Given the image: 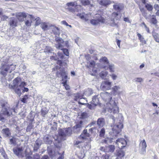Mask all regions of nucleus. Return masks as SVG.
Masks as SVG:
<instances>
[{
	"instance_id": "79ce46f5",
	"label": "nucleus",
	"mask_w": 159,
	"mask_h": 159,
	"mask_svg": "<svg viewBox=\"0 0 159 159\" xmlns=\"http://www.w3.org/2000/svg\"><path fill=\"white\" fill-rule=\"evenodd\" d=\"M90 1V0H83L82 3L84 5H87L91 4Z\"/></svg>"
},
{
	"instance_id": "774afa93",
	"label": "nucleus",
	"mask_w": 159,
	"mask_h": 159,
	"mask_svg": "<svg viewBox=\"0 0 159 159\" xmlns=\"http://www.w3.org/2000/svg\"><path fill=\"white\" fill-rule=\"evenodd\" d=\"M41 159H49V158L48 156L44 155L42 158Z\"/></svg>"
},
{
	"instance_id": "c756f323",
	"label": "nucleus",
	"mask_w": 159,
	"mask_h": 159,
	"mask_svg": "<svg viewBox=\"0 0 159 159\" xmlns=\"http://www.w3.org/2000/svg\"><path fill=\"white\" fill-rule=\"evenodd\" d=\"M100 61L101 62H102L104 64L108 65L109 64V62L107 58L105 57H103L100 60Z\"/></svg>"
},
{
	"instance_id": "2eb2a0df",
	"label": "nucleus",
	"mask_w": 159,
	"mask_h": 159,
	"mask_svg": "<svg viewBox=\"0 0 159 159\" xmlns=\"http://www.w3.org/2000/svg\"><path fill=\"white\" fill-rule=\"evenodd\" d=\"M42 144V141L40 140H37L34 143L33 150L34 152H36L39 149Z\"/></svg>"
},
{
	"instance_id": "7c9ffc66",
	"label": "nucleus",
	"mask_w": 159,
	"mask_h": 159,
	"mask_svg": "<svg viewBox=\"0 0 159 159\" xmlns=\"http://www.w3.org/2000/svg\"><path fill=\"white\" fill-rule=\"evenodd\" d=\"M152 36L155 41L159 43V34L154 32L152 33Z\"/></svg>"
},
{
	"instance_id": "aec40b11",
	"label": "nucleus",
	"mask_w": 159,
	"mask_h": 159,
	"mask_svg": "<svg viewBox=\"0 0 159 159\" xmlns=\"http://www.w3.org/2000/svg\"><path fill=\"white\" fill-rule=\"evenodd\" d=\"M108 67H107L105 66H103L102 67L105 69H108V68L109 69L110 71L111 72H114L115 71V66L113 64H109L108 65Z\"/></svg>"
},
{
	"instance_id": "4d7b16f0",
	"label": "nucleus",
	"mask_w": 159,
	"mask_h": 159,
	"mask_svg": "<svg viewBox=\"0 0 159 159\" xmlns=\"http://www.w3.org/2000/svg\"><path fill=\"white\" fill-rule=\"evenodd\" d=\"M15 68H16L15 66H13L12 65V66H11L10 67V69H9L10 70L9 73H11L12 72V70H14L15 69Z\"/></svg>"
},
{
	"instance_id": "0eeeda50",
	"label": "nucleus",
	"mask_w": 159,
	"mask_h": 159,
	"mask_svg": "<svg viewBox=\"0 0 159 159\" xmlns=\"http://www.w3.org/2000/svg\"><path fill=\"white\" fill-rule=\"evenodd\" d=\"M113 7L114 9L117 11V12L116 13H118V12H120L124 8V6L122 3L119 2H115L113 5ZM117 17L118 19H116V20L119 19L118 15ZM113 18H114V20L115 19L116 20L115 17H114Z\"/></svg>"
},
{
	"instance_id": "1a4fd4ad",
	"label": "nucleus",
	"mask_w": 159,
	"mask_h": 159,
	"mask_svg": "<svg viewBox=\"0 0 159 159\" xmlns=\"http://www.w3.org/2000/svg\"><path fill=\"white\" fill-rule=\"evenodd\" d=\"M55 40L57 43V44L56 45V48L57 49L62 50L63 48L65 47L63 40L61 38L56 37Z\"/></svg>"
},
{
	"instance_id": "c03bdc74",
	"label": "nucleus",
	"mask_w": 159,
	"mask_h": 159,
	"mask_svg": "<svg viewBox=\"0 0 159 159\" xmlns=\"http://www.w3.org/2000/svg\"><path fill=\"white\" fill-rule=\"evenodd\" d=\"M35 20H36V22L35 23V25L36 26H37L39 25V24L41 23V20L40 18L38 17L35 19Z\"/></svg>"
},
{
	"instance_id": "e433bc0d",
	"label": "nucleus",
	"mask_w": 159,
	"mask_h": 159,
	"mask_svg": "<svg viewBox=\"0 0 159 159\" xmlns=\"http://www.w3.org/2000/svg\"><path fill=\"white\" fill-rule=\"evenodd\" d=\"M67 80H64V79H63L62 81L63 82L62 83L63 84V86L65 87L66 90H68L70 89V86L69 85L67 84Z\"/></svg>"
},
{
	"instance_id": "5701e85b",
	"label": "nucleus",
	"mask_w": 159,
	"mask_h": 159,
	"mask_svg": "<svg viewBox=\"0 0 159 159\" xmlns=\"http://www.w3.org/2000/svg\"><path fill=\"white\" fill-rule=\"evenodd\" d=\"M111 3V1L110 0H99V4L104 6H107Z\"/></svg>"
},
{
	"instance_id": "8fccbe9b",
	"label": "nucleus",
	"mask_w": 159,
	"mask_h": 159,
	"mask_svg": "<svg viewBox=\"0 0 159 159\" xmlns=\"http://www.w3.org/2000/svg\"><path fill=\"white\" fill-rule=\"evenodd\" d=\"M95 106H94L93 105V103L91 102L90 104H88V107L90 109H93L94 108V107Z\"/></svg>"
},
{
	"instance_id": "3c124183",
	"label": "nucleus",
	"mask_w": 159,
	"mask_h": 159,
	"mask_svg": "<svg viewBox=\"0 0 159 159\" xmlns=\"http://www.w3.org/2000/svg\"><path fill=\"white\" fill-rule=\"evenodd\" d=\"M110 76L111 77L112 79L114 80H116L117 77V75L114 74H112L110 75Z\"/></svg>"
},
{
	"instance_id": "052dcab7",
	"label": "nucleus",
	"mask_w": 159,
	"mask_h": 159,
	"mask_svg": "<svg viewBox=\"0 0 159 159\" xmlns=\"http://www.w3.org/2000/svg\"><path fill=\"white\" fill-rule=\"evenodd\" d=\"M95 62L94 61H91L89 64V65L90 66L92 67H94L95 65Z\"/></svg>"
},
{
	"instance_id": "13d9d810",
	"label": "nucleus",
	"mask_w": 159,
	"mask_h": 159,
	"mask_svg": "<svg viewBox=\"0 0 159 159\" xmlns=\"http://www.w3.org/2000/svg\"><path fill=\"white\" fill-rule=\"evenodd\" d=\"M142 24L143 25L146 29V31L148 32V33H149V29L148 28L146 25V24H145V23L144 22H143L142 23Z\"/></svg>"
},
{
	"instance_id": "ddd939ff",
	"label": "nucleus",
	"mask_w": 159,
	"mask_h": 159,
	"mask_svg": "<svg viewBox=\"0 0 159 159\" xmlns=\"http://www.w3.org/2000/svg\"><path fill=\"white\" fill-rule=\"evenodd\" d=\"M146 147L147 144L145 140L144 139L141 140L139 145V148L141 150V154H144L145 153Z\"/></svg>"
},
{
	"instance_id": "37998d69",
	"label": "nucleus",
	"mask_w": 159,
	"mask_h": 159,
	"mask_svg": "<svg viewBox=\"0 0 159 159\" xmlns=\"http://www.w3.org/2000/svg\"><path fill=\"white\" fill-rule=\"evenodd\" d=\"M105 129L104 128H102L100 132H99V136L100 137H103L105 134Z\"/></svg>"
},
{
	"instance_id": "a878e982",
	"label": "nucleus",
	"mask_w": 159,
	"mask_h": 159,
	"mask_svg": "<svg viewBox=\"0 0 159 159\" xmlns=\"http://www.w3.org/2000/svg\"><path fill=\"white\" fill-rule=\"evenodd\" d=\"M89 134L87 133V130L84 129L83 131V133L80 135V138L84 139H86V137H89Z\"/></svg>"
},
{
	"instance_id": "393cba45",
	"label": "nucleus",
	"mask_w": 159,
	"mask_h": 159,
	"mask_svg": "<svg viewBox=\"0 0 159 159\" xmlns=\"http://www.w3.org/2000/svg\"><path fill=\"white\" fill-rule=\"evenodd\" d=\"M2 133L5 134L7 137H9L11 135V133L8 128L3 129L2 130Z\"/></svg>"
},
{
	"instance_id": "de8ad7c7",
	"label": "nucleus",
	"mask_w": 159,
	"mask_h": 159,
	"mask_svg": "<svg viewBox=\"0 0 159 159\" xmlns=\"http://www.w3.org/2000/svg\"><path fill=\"white\" fill-rule=\"evenodd\" d=\"M64 53L67 56L69 55V52L68 49L66 48H63L62 50Z\"/></svg>"
},
{
	"instance_id": "72a5a7b5",
	"label": "nucleus",
	"mask_w": 159,
	"mask_h": 159,
	"mask_svg": "<svg viewBox=\"0 0 159 159\" xmlns=\"http://www.w3.org/2000/svg\"><path fill=\"white\" fill-rule=\"evenodd\" d=\"M66 135L70 136L72 134L71 129L70 128H68L65 130Z\"/></svg>"
},
{
	"instance_id": "c9c22d12",
	"label": "nucleus",
	"mask_w": 159,
	"mask_h": 159,
	"mask_svg": "<svg viewBox=\"0 0 159 159\" xmlns=\"http://www.w3.org/2000/svg\"><path fill=\"white\" fill-rule=\"evenodd\" d=\"M117 155L120 157H122L125 155V152L122 150H119L117 153Z\"/></svg>"
},
{
	"instance_id": "9d476101",
	"label": "nucleus",
	"mask_w": 159,
	"mask_h": 159,
	"mask_svg": "<svg viewBox=\"0 0 159 159\" xmlns=\"http://www.w3.org/2000/svg\"><path fill=\"white\" fill-rule=\"evenodd\" d=\"M34 18L32 15H28L27 17L24 20L25 25L26 26L30 27L31 25V24L32 22V20H34Z\"/></svg>"
},
{
	"instance_id": "2f4dec72",
	"label": "nucleus",
	"mask_w": 159,
	"mask_h": 159,
	"mask_svg": "<svg viewBox=\"0 0 159 159\" xmlns=\"http://www.w3.org/2000/svg\"><path fill=\"white\" fill-rule=\"evenodd\" d=\"M108 73V72L107 71H103L100 73V76L101 78L104 79L106 77Z\"/></svg>"
},
{
	"instance_id": "423d86ee",
	"label": "nucleus",
	"mask_w": 159,
	"mask_h": 159,
	"mask_svg": "<svg viewBox=\"0 0 159 159\" xmlns=\"http://www.w3.org/2000/svg\"><path fill=\"white\" fill-rule=\"evenodd\" d=\"M12 66V64L9 65L2 64V66L0 69L1 74L3 76H5L7 75V72L10 70V67Z\"/></svg>"
},
{
	"instance_id": "6e6d98bb",
	"label": "nucleus",
	"mask_w": 159,
	"mask_h": 159,
	"mask_svg": "<svg viewBox=\"0 0 159 159\" xmlns=\"http://www.w3.org/2000/svg\"><path fill=\"white\" fill-rule=\"evenodd\" d=\"M4 116L3 115L2 112H0V120L3 121L4 120Z\"/></svg>"
},
{
	"instance_id": "e2e57ef3",
	"label": "nucleus",
	"mask_w": 159,
	"mask_h": 159,
	"mask_svg": "<svg viewBox=\"0 0 159 159\" xmlns=\"http://www.w3.org/2000/svg\"><path fill=\"white\" fill-rule=\"evenodd\" d=\"M68 9L69 11L71 12H74L75 11V9L72 7H70L68 8Z\"/></svg>"
},
{
	"instance_id": "4c0bfd02",
	"label": "nucleus",
	"mask_w": 159,
	"mask_h": 159,
	"mask_svg": "<svg viewBox=\"0 0 159 159\" xmlns=\"http://www.w3.org/2000/svg\"><path fill=\"white\" fill-rule=\"evenodd\" d=\"M82 142L81 141L76 140L74 142V145L79 148H80L81 147V143Z\"/></svg>"
},
{
	"instance_id": "39448f33",
	"label": "nucleus",
	"mask_w": 159,
	"mask_h": 159,
	"mask_svg": "<svg viewBox=\"0 0 159 159\" xmlns=\"http://www.w3.org/2000/svg\"><path fill=\"white\" fill-rule=\"evenodd\" d=\"M123 124L121 123L113 125L112 128L113 135L116 136L117 134L121 131V129L123 128Z\"/></svg>"
},
{
	"instance_id": "5fc2aeb1",
	"label": "nucleus",
	"mask_w": 159,
	"mask_h": 159,
	"mask_svg": "<svg viewBox=\"0 0 159 159\" xmlns=\"http://www.w3.org/2000/svg\"><path fill=\"white\" fill-rule=\"evenodd\" d=\"M33 126L31 124H30L26 128V131H30L31 129L32 128Z\"/></svg>"
},
{
	"instance_id": "a19ab883",
	"label": "nucleus",
	"mask_w": 159,
	"mask_h": 159,
	"mask_svg": "<svg viewBox=\"0 0 159 159\" xmlns=\"http://www.w3.org/2000/svg\"><path fill=\"white\" fill-rule=\"evenodd\" d=\"M120 87L119 86H115L112 88V89L114 94L117 93V90L120 89ZM116 94H115V95Z\"/></svg>"
},
{
	"instance_id": "b1692460",
	"label": "nucleus",
	"mask_w": 159,
	"mask_h": 159,
	"mask_svg": "<svg viewBox=\"0 0 159 159\" xmlns=\"http://www.w3.org/2000/svg\"><path fill=\"white\" fill-rule=\"evenodd\" d=\"M97 124L99 127H102L105 125V120L103 118H99L97 121Z\"/></svg>"
},
{
	"instance_id": "49530a36",
	"label": "nucleus",
	"mask_w": 159,
	"mask_h": 159,
	"mask_svg": "<svg viewBox=\"0 0 159 159\" xmlns=\"http://www.w3.org/2000/svg\"><path fill=\"white\" fill-rule=\"evenodd\" d=\"M81 117L83 119H85L88 116V114L85 112L82 113L81 115Z\"/></svg>"
},
{
	"instance_id": "dca6fc26",
	"label": "nucleus",
	"mask_w": 159,
	"mask_h": 159,
	"mask_svg": "<svg viewBox=\"0 0 159 159\" xmlns=\"http://www.w3.org/2000/svg\"><path fill=\"white\" fill-rule=\"evenodd\" d=\"M17 20L16 18L14 17H11L9 18V24L12 27L17 26Z\"/></svg>"
},
{
	"instance_id": "603ef678",
	"label": "nucleus",
	"mask_w": 159,
	"mask_h": 159,
	"mask_svg": "<svg viewBox=\"0 0 159 159\" xmlns=\"http://www.w3.org/2000/svg\"><path fill=\"white\" fill-rule=\"evenodd\" d=\"M134 80L135 82H140L143 81V79L141 78H135Z\"/></svg>"
},
{
	"instance_id": "6ab92c4d",
	"label": "nucleus",
	"mask_w": 159,
	"mask_h": 159,
	"mask_svg": "<svg viewBox=\"0 0 159 159\" xmlns=\"http://www.w3.org/2000/svg\"><path fill=\"white\" fill-rule=\"evenodd\" d=\"M50 27L54 34L55 35H58L59 34V29L58 27L52 25H51L50 26Z\"/></svg>"
},
{
	"instance_id": "f03ea898",
	"label": "nucleus",
	"mask_w": 159,
	"mask_h": 159,
	"mask_svg": "<svg viewBox=\"0 0 159 159\" xmlns=\"http://www.w3.org/2000/svg\"><path fill=\"white\" fill-rule=\"evenodd\" d=\"M100 95L104 101L109 102L107 103V108L109 112L113 113L119 112V108L115 101L111 100L112 96L111 93L104 92L101 93Z\"/></svg>"
},
{
	"instance_id": "58836bf2",
	"label": "nucleus",
	"mask_w": 159,
	"mask_h": 159,
	"mask_svg": "<svg viewBox=\"0 0 159 159\" xmlns=\"http://www.w3.org/2000/svg\"><path fill=\"white\" fill-rule=\"evenodd\" d=\"M59 135L60 137H64L66 135L65 130H60L59 132Z\"/></svg>"
},
{
	"instance_id": "cd10ccee",
	"label": "nucleus",
	"mask_w": 159,
	"mask_h": 159,
	"mask_svg": "<svg viewBox=\"0 0 159 159\" xmlns=\"http://www.w3.org/2000/svg\"><path fill=\"white\" fill-rule=\"evenodd\" d=\"M41 27L44 31H45L48 29V23L45 22H43L41 23Z\"/></svg>"
},
{
	"instance_id": "a18cd8bd",
	"label": "nucleus",
	"mask_w": 159,
	"mask_h": 159,
	"mask_svg": "<svg viewBox=\"0 0 159 159\" xmlns=\"http://www.w3.org/2000/svg\"><path fill=\"white\" fill-rule=\"evenodd\" d=\"M145 7L149 11H151L153 9L152 6L151 5L148 4H147L146 5Z\"/></svg>"
},
{
	"instance_id": "a211bd4d",
	"label": "nucleus",
	"mask_w": 159,
	"mask_h": 159,
	"mask_svg": "<svg viewBox=\"0 0 159 159\" xmlns=\"http://www.w3.org/2000/svg\"><path fill=\"white\" fill-rule=\"evenodd\" d=\"M83 127V121L82 120L80 121L74 127V128L76 130H75V132H79L81 130L82 127Z\"/></svg>"
},
{
	"instance_id": "ea45409f",
	"label": "nucleus",
	"mask_w": 159,
	"mask_h": 159,
	"mask_svg": "<svg viewBox=\"0 0 159 159\" xmlns=\"http://www.w3.org/2000/svg\"><path fill=\"white\" fill-rule=\"evenodd\" d=\"M52 50L51 47L46 46L44 49V52L47 53H51Z\"/></svg>"
},
{
	"instance_id": "bb28decb",
	"label": "nucleus",
	"mask_w": 159,
	"mask_h": 159,
	"mask_svg": "<svg viewBox=\"0 0 159 159\" xmlns=\"http://www.w3.org/2000/svg\"><path fill=\"white\" fill-rule=\"evenodd\" d=\"M17 140V138H16L14 136L12 137V138L10 139V144L13 145H16V141Z\"/></svg>"
},
{
	"instance_id": "0e129e2a",
	"label": "nucleus",
	"mask_w": 159,
	"mask_h": 159,
	"mask_svg": "<svg viewBox=\"0 0 159 159\" xmlns=\"http://www.w3.org/2000/svg\"><path fill=\"white\" fill-rule=\"evenodd\" d=\"M34 159H40V157L37 154H36L34 156Z\"/></svg>"
},
{
	"instance_id": "6e6552de",
	"label": "nucleus",
	"mask_w": 159,
	"mask_h": 159,
	"mask_svg": "<svg viewBox=\"0 0 159 159\" xmlns=\"http://www.w3.org/2000/svg\"><path fill=\"white\" fill-rule=\"evenodd\" d=\"M111 86V82L109 80H107L102 82L100 88L103 90H107L110 89Z\"/></svg>"
},
{
	"instance_id": "680f3d73",
	"label": "nucleus",
	"mask_w": 159,
	"mask_h": 159,
	"mask_svg": "<svg viewBox=\"0 0 159 159\" xmlns=\"http://www.w3.org/2000/svg\"><path fill=\"white\" fill-rule=\"evenodd\" d=\"M63 62L61 60H57V64L58 65H59L60 66H62Z\"/></svg>"
},
{
	"instance_id": "20e7f679",
	"label": "nucleus",
	"mask_w": 159,
	"mask_h": 159,
	"mask_svg": "<svg viewBox=\"0 0 159 159\" xmlns=\"http://www.w3.org/2000/svg\"><path fill=\"white\" fill-rule=\"evenodd\" d=\"M2 110L1 112L5 116H9L12 115V112H15L14 109L11 108L7 102H4L1 103Z\"/></svg>"
},
{
	"instance_id": "69168bd1",
	"label": "nucleus",
	"mask_w": 159,
	"mask_h": 159,
	"mask_svg": "<svg viewBox=\"0 0 159 159\" xmlns=\"http://www.w3.org/2000/svg\"><path fill=\"white\" fill-rule=\"evenodd\" d=\"M61 23L63 25H66V26H68V24L67 23V22L65 20H63L61 22Z\"/></svg>"
},
{
	"instance_id": "f257e3e1",
	"label": "nucleus",
	"mask_w": 159,
	"mask_h": 159,
	"mask_svg": "<svg viewBox=\"0 0 159 159\" xmlns=\"http://www.w3.org/2000/svg\"><path fill=\"white\" fill-rule=\"evenodd\" d=\"M118 14L116 13H113L110 16H107L105 19L100 15L97 14L94 16L92 17L91 14L90 13L85 14V13H78L76 16L80 19L85 21L88 20L89 19L90 23L93 25H97L100 23H106L109 24L113 27L116 26L117 24L115 22L114 17L116 19H118L117 17Z\"/></svg>"
},
{
	"instance_id": "4468645a",
	"label": "nucleus",
	"mask_w": 159,
	"mask_h": 159,
	"mask_svg": "<svg viewBox=\"0 0 159 159\" xmlns=\"http://www.w3.org/2000/svg\"><path fill=\"white\" fill-rule=\"evenodd\" d=\"M116 143L121 148L125 147L127 144V142L125 140L123 139H119L116 140Z\"/></svg>"
},
{
	"instance_id": "c85d7f7f",
	"label": "nucleus",
	"mask_w": 159,
	"mask_h": 159,
	"mask_svg": "<svg viewBox=\"0 0 159 159\" xmlns=\"http://www.w3.org/2000/svg\"><path fill=\"white\" fill-rule=\"evenodd\" d=\"M92 102L93 103V105L94 106H96L99 102V100L97 96H95L93 97L92 98Z\"/></svg>"
},
{
	"instance_id": "f704fd0d",
	"label": "nucleus",
	"mask_w": 159,
	"mask_h": 159,
	"mask_svg": "<svg viewBox=\"0 0 159 159\" xmlns=\"http://www.w3.org/2000/svg\"><path fill=\"white\" fill-rule=\"evenodd\" d=\"M151 22L153 24H156L157 23V20L155 16L152 15L150 16Z\"/></svg>"
},
{
	"instance_id": "412c9836",
	"label": "nucleus",
	"mask_w": 159,
	"mask_h": 159,
	"mask_svg": "<svg viewBox=\"0 0 159 159\" xmlns=\"http://www.w3.org/2000/svg\"><path fill=\"white\" fill-rule=\"evenodd\" d=\"M64 56L62 53L58 52L57 53V55L56 56H52L50 57L51 59L54 60H57L59 58L62 59L63 58Z\"/></svg>"
},
{
	"instance_id": "09e8293b",
	"label": "nucleus",
	"mask_w": 159,
	"mask_h": 159,
	"mask_svg": "<svg viewBox=\"0 0 159 159\" xmlns=\"http://www.w3.org/2000/svg\"><path fill=\"white\" fill-rule=\"evenodd\" d=\"M76 3L75 2H70L67 3L66 5L68 7L70 6H77V5L75 4Z\"/></svg>"
},
{
	"instance_id": "864d4df0",
	"label": "nucleus",
	"mask_w": 159,
	"mask_h": 159,
	"mask_svg": "<svg viewBox=\"0 0 159 159\" xmlns=\"http://www.w3.org/2000/svg\"><path fill=\"white\" fill-rule=\"evenodd\" d=\"M1 155L3 157L4 159H9L8 158V156L5 152H4L3 153H2Z\"/></svg>"
},
{
	"instance_id": "4be33fe9",
	"label": "nucleus",
	"mask_w": 159,
	"mask_h": 159,
	"mask_svg": "<svg viewBox=\"0 0 159 159\" xmlns=\"http://www.w3.org/2000/svg\"><path fill=\"white\" fill-rule=\"evenodd\" d=\"M115 149V147L112 145H109L106 147L105 152H112Z\"/></svg>"
},
{
	"instance_id": "f8f14e48",
	"label": "nucleus",
	"mask_w": 159,
	"mask_h": 159,
	"mask_svg": "<svg viewBox=\"0 0 159 159\" xmlns=\"http://www.w3.org/2000/svg\"><path fill=\"white\" fill-rule=\"evenodd\" d=\"M28 14L24 12H19L16 14V16L17 19L20 22H23L24 19L27 17Z\"/></svg>"
},
{
	"instance_id": "9b49d317",
	"label": "nucleus",
	"mask_w": 159,
	"mask_h": 159,
	"mask_svg": "<svg viewBox=\"0 0 159 159\" xmlns=\"http://www.w3.org/2000/svg\"><path fill=\"white\" fill-rule=\"evenodd\" d=\"M14 153L19 157H24L23 151L21 148H16L13 149Z\"/></svg>"
},
{
	"instance_id": "7ed1b4c3",
	"label": "nucleus",
	"mask_w": 159,
	"mask_h": 159,
	"mask_svg": "<svg viewBox=\"0 0 159 159\" xmlns=\"http://www.w3.org/2000/svg\"><path fill=\"white\" fill-rule=\"evenodd\" d=\"M26 85L25 83L22 81L20 78H17L13 80V84L11 86V88L13 89L15 93L20 96L21 94V88Z\"/></svg>"
},
{
	"instance_id": "bf43d9fd",
	"label": "nucleus",
	"mask_w": 159,
	"mask_h": 159,
	"mask_svg": "<svg viewBox=\"0 0 159 159\" xmlns=\"http://www.w3.org/2000/svg\"><path fill=\"white\" fill-rule=\"evenodd\" d=\"M110 155L109 154H106L105 155H103L102 156L103 159H108Z\"/></svg>"
},
{
	"instance_id": "473e14b6",
	"label": "nucleus",
	"mask_w": 159,
	"mask_h": 159,
	"mask_svg": "<svg viewBox=\"0 0 159 159\" xmlns=\"http://www.w3.org/2000/svg\"><path fill=\"white\" fill-rule=\"evenodd\" d=\"M48 110L46 108H43L41 110V114L43 117H44L45 115L48 113Z\"/></svg>"
},
{
	"instance_id": "338daca9",
	"label": "nucleus",
	"mask_w": 159,
	"mask_h": 159,
	"mask_svg": "<svg viewBox=\"0 0 159 159\" xmlns=\"http://www.w3.org/2000/svg\"><path fill=\"white\" fill-rule=\"evenodd\" d=\"M154 8L156 10H159V6L157 4H155L154 5Z\"/></svg>"
},
{
	"instance_id": "f3484780",
	"label": "nucleus",
	"mask_w": 159,
	"mask_h": 159,
	"mask_svg": "<svg viewBox=\"0 0 159 159\" xmlns=\"http://www.w3.org/2000/svg\"><path fill=\"white\" fill-rule=\"evenodd\" d=\"M44 142L47 144H50L52 143V138L51 136L46 135L43 138Z\"/></svg>"
}]
</instances>
